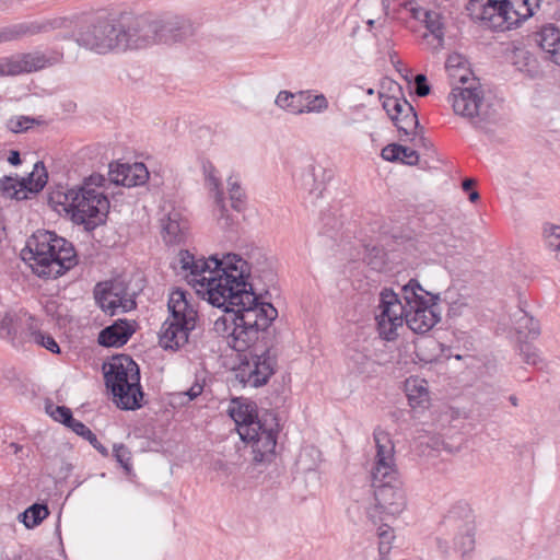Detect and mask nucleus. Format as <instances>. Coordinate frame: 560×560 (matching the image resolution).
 Instances as JSON below:
<instances>
[{
  "instance_id": "30",
  "label": "nucleus",
  "mask_w": 560,
  "mask_h": 560,
  "mask_svg": "<svg viewBox=\"0 0 560 560\" xmlns=\"http://www.w3.org/2000/svg\"><path fill=\"white\" fill-rule=\"evenodd\" d=\"M27 330L28 337L27 341H33L34 343L49 350L52 353H59L60 347L56 342L52 336L44 334L39 330L38 323L33 316H27Z\"/></svg>"
},
{
  "instance_id": "8",
  "label": "nucleus",
  "mask_w": 560,
  "mask_h": 560,
  "mask_svg": "<svg viewBox=\"0 0 560 560\" xmlns=\"http://www.w3.org/2000/svg\"><path fill=\"white\" fill-rule=\"evenodd\" d=\"M118 18L95 16L85 20L73 35L79 46L106 54L119 50Z\"/></svg>"
},
{
  "instance_id": "39",
  "label": "nucleus",
  "mask_w": 560,
  "mask_h": 560,
  "mask_svg": "<svg viewBox=\"0 0 560 560\" xmlns=\"http://www.w3.org/2000/svg\"><path fill=\"white\" fill-rule=\"evenodd\" d=\"M228 189L232 208L241 212L245 208L246 196L237 177L230 176L228 178Z\"/></svg>"
},
{
  "instance_id": "28",
  "label": "nucleus",
  "mask_w": 560,
  "mask_h": 560,
  "mask_svg": "<svg viewBox=\"0 0 560 560\" xmlns=\"http://www.w3.org/2000/svg\"><path fill=\"white\" fill-rule=\"evenodd\" d=\"M195 33V28L190 21L185 19H175L172 21H161V31L159 44H170L184 40Z\"/></svg>"
},
{
  "instance_id": "35",
  "label": "nucleus",
  "mask_w": 560,
  "mask_h": 560,
  "mask_svg": "<svg viewBox=\"0 0 560 560\" xmlns=\"http://www.w3.org/2000/svg\"><path fill=\"white\" fill-rule=\"evenodd\" d=\"M541 0H510L517 26L533 16L540 7Z\"/></svg>"
},
{
  "instance_id": "3",
  "label": "nucleus",
  "mask_w": 560,
  "mask_h": 560,
  "mask_svg": "<svg viewBox=\"0 0 560 560\" xmlns=\"http://www.w3.org/2000/svg\"><path fill=\"white\" fill-rule=\"evenodd\" d=\"M21 256L32 271L44 279H56L78 264L72 243L51 231L34 233Z\"/></svg>"
},
{
  "instance_id": "21",
  "label": "nucleus",
  "mask_w": 560,
  "mask_h": 560,
  "mask_svg": "<svg viewBox=\"0 0 560 560\" xmlns=\"http://www.w3.org/2000/svg\"><path fill=\"white\" fill-rule=\"evenodd\" d=\"M534 39L544 52V58L560 67V26L553 23L541 25Z\"/></svg>"
},
{
  "instance_id": "6",
  "label": "nucleus",
  "mask_w": 560,
  "mask_h": 560,
  "mask_svg": "<svg viewBox=\"0 0 560 560\" xmlns=\"http://www.w3.org/2000/svg\"><path fill=\"white\" fill-rule=\"evenodd\" d=\"M167 307L171 316L161 327L159 342L166 350H178L188 342L191 331L195 330L198 313L187 300V293L180 289L170 294Z\"/></svg>"
},
{
  "instance_id": "4",
  "label": "nucleus",
  "mask_w": 560,
  "mask_h": 560,
  "mask_svg": "<svg viewBox=\"0 0 560 560\" xmlns=\"http://www.w3.org/2000/svg\"><path fill=\"white\" fill-rule=\"evenodd\" d=\"M56 202L70 214L75 224L83 225L86 231H93L105 222L109 201L102 190L91 188L89 185L66 192H57ZM55 201V197L50 198Z\"/></svg>"
},
{
  "instance_id": "48",
  "label": "nucleus",
  "mask_w": 560,
  "mask_h": 560,
  "mask_svg": "<svg viewBox=\"0 0 560 560\" xmlns=\"http://www.w3.org/2000/svg\"><path fill=\"white\" fill-rule=\"evenodd\" d=\"M520 353L524 362L527 364L537 365L538 362L540 361L537 349L527 342L521 345Z\"/></svg>"
},
{
  "instance_id": "22",
  "label": "nucleus",
  "mask_w": 560,
  "mask_h": 560,
  "mask_svg": "<svg viewBox=\"0 0 560 560\" xmlns=\"http://www.w3.org/2000/svg\"><path fill=\"white\" fill-rule=\"evenodd\" d=\"M27 317L23 318L16 313L0 314V338L18 347L27 341Z\"/></svg>"
},
{
  "instance_id": "2",
  "label": "nucleus",
  "mask_w": 560,
  "mask_h": 560,
  "mask_svg": "<svg viewBox=\"0 0 560 560\" xmlns=\"http://www.w3.org/2000/svg\"><path fill=\"white\" fill-rule=\"evenodd\" d=\"M376 454L371 471L374 488V506L368 509V517L376 524L384 521L383 515L397 516L407 506V497L402 480L395 464L394 443L384 430L377 428L373 433Z\"/></svg>"
},
{
  "instance_id": "23",
  "label": "nucleus",
  "mask_w": 560,
  "mask_h": 560,
  "mask_svg": "<svg viewBox=\"0 0 560 560\" xmlns=\"http://www.w3.org/2000/svg\"><path fill=\"white\" fill-rule=\"evenodd\" d=\"M326 174H328L327 170L316 164H310L302 171L301 188L308 194L311 202L320 198L326 189Z\"/></svg>"
},
{
  "instance_id": "37",
  "label": "nucleus",
  "mask_w": 560,
  "mask_h": 560,
  "mask_svg": "<svg viewBox=\"0 0 560 560\" xmlns=\"http://www.w3.org/2000/svg\"><path fill=\"white\" fill-rule=\"evenodd\" d=\"M476 527L472 523H466L455 537V547L466 555L475 548Z\"/></svg>"
},
{
  "instance_id": "9",
  "label": "nucleus",
  "mask_w": 560,
  "mask_h": 560,
  "mask_svg": "<svg viewBox=\"0 0 560 560\" xmlns=\"http://www.w3.org/2000/svg\"><path fill=\"white\" fill-rule=\"evenodd\" d=\"M448 101L456 115L468 119L475 127L490 121L495 114L493 106L485 98V92L476 79L467 86L452 90Z\"/></svg>"
},
{
  "instance_id": "55",
  "label": "nucleus",
  "mask_w": 560,
  "mask_h": 560,
  "mask_svg": "<svg viewBox=\"0 0 560 560\" xmlns=\"http://www.w3.org/2000/svg\"><path fill=\"white\" fill-rule=\"evenodd\" d=\"M203 390V385L196 382L194 383L190 388L185 392V395L188 396L189 400H194L197 398Z\"/></svg>"
},
{
  "instance_id": "43",
  "label": "nucleus",
  "mask_w": 560,
  "mask_h": 560,
  "mask_svg": "<svg viewBox=\"0 0 560 560\" xmlns=\"http://www.w3.org/2000/svg\"><path fill=\"white\" fill-rule=\"evenodd\" d=\"M349 364L360 374L369 372V365L371 364L370 358L359 351L349 355Z\"/></svg>"
},
{
  "instance_id": "49",
  "label": "nucleus",
  "mask_w": 560,
  "mask_h": 560,
  "mask_svg": "<svg viewBox=\"0 0 560 560\" xmlns=\"http://www.w3.org/2000/svg\"><path fill=\"white\" fill-rule=\"evenodd\" d=\"M101 284H102L101 288H98V291H101V292H113V293H118V295L131 296L128 293L127 287L121 281H110V282H105V283H101Z\"/></svg>"
},
{
  "instance_id": "18",
  "label": "nucleus",
  "mask_w": 560,
  "mask_h": 560,
  "mask_svg": "<svg viewBox=\"0 0 560 560\" xmlns=\"http://www.w3.org/2000/svg\"><path fill=\"white\" fill-rule=\"evenodd\" d=\"M434 299L438 296L429 298V301L419 307L411 310L407 307L406 324L413 332L425 334L440 322L441 317L433 302Z\"/></svg>"
},
{
  "instance_id": "51",
  "label": "nucleus",
  "mask_w": 560,
  "mask_h": 560,
  "mask_svg": "<svg viewBox=\"0 0 560 560\" xmlns=\"http://www.w3.org/2000/svg\"><path fill=\"white\" fill-rule=\"evenodd\" d=\"M399 150H400V144L390 143V144H387L385 148H383L381 155L386 161L396 162V161H399V158H400Z\"/></svg>"
},
{
  "instance_id": "29",
  "label": "nucleus",
  "mask_w": 560,
  "mask_h": 560,
  "mask_svg": "<svg viewBox=\"0 0 560 560\" xmlns=\"http://www.w3.org/2000/svg\"><path fill=\"white\" fill-rule=\"evenodd\" d=\"M206 173V182L211 191L214 192L215 203L220 208L221 217L219 218V223L222 224L223 228H229V217H225V206H224V194L221 189V180L217 175L215 168L210 164L209 166H205Z\"/></svg>"
},
{
  "instance_id": "11",
  "label": "nucleus",
  "mask_w": 560,
  "mask_h": 560,
  "mask_svg": "<svg viewBox=\"0 0 560 560\" xmlns=\"http://www.w3.org/2000/svg\"><path fill=\"white\" fill-rule=\"evenodd\" d=\"M469 16L493 31H509L517 26L510 0H469Z\"/></svg>"
},
{
  "instance_id": "44",
  "label": "nucleus",
  "mask_w": 560,
  "mask_h": 560,
  "mask_svg": "<svg viewBox=\"0 0 560 560\" xmlns=\"http://www.w3.org/2000/svg\"><path fill=\"white\" fill-rule=\"evenodd\" d=\"M113 452L116 460L125 470L129 471L131 469V453L128 447L124 444H115Z\"/></svg>"
},
{
  "instance_id": "41",
  "label": "nucleus",
  "mask_w": 560,
  "mask_h": 560,
  "mask_svg": "<svg viewBox=\"0 0 560 560\" xmlns=\"http://www.w3.org/2000/svg\"><path fill=\"white\" fill-rule=\"evenodd\" d=\"M47 411L54 420L65 424L71 430H73L74 423H79V420H75L72 417V411L70 410V408L66 406H48Z\"/></svg>"
},
{
  "instance_id": "52",
  "label": "nucleus",
  "mask_w": 560,
  "mask_h": 560,
  "mask_svg": "<svg viewBox=\"0 0 560 560\" xmlns=\"http://www.w3.org/2000/svg\"><path fill=\"white\" fill-rule=\"evenodd\" d=\"M381 98H382L383 108L385 109V112L387 113L389 118L392 119V117L395 115L394 114V107L395 106H399V98L400 97H397V96H394V95L381 94Z\"/></svg>"
},
{
  "instance_id": "62",
  "label": "nucleus",
  "mask_w": 560,
  "mask_h": 560,
  "mask_svg": "<svg viewBox=\"0 0 560 560\" xmlns=\"http://www.w3.org/2000/svg\"><path fill=\"white\" fill-rule=\"evenodd\" d=\"M366 24H368L369 27H373L374 24H375V21L370 19V20L366 21Z\"/></svg>"
},
{
  "instance_id": "14",
  "label": "nucleus",
  "mask_w": 560,
  "mask_h": 560,
  "mask_svg": "<svg viewBox=\"0 0 560 560\" xmlns=\"http://www.w3.org/2000/svg\"><path fill=\"white\" fill-rule=\"evenodd\" d=\"M280 108L294 114L323 113L328 108V101L324 94H314L312 91L292 93L280 91L275 101Z\"/></svg>"
},
{
  "instance_id": "33",
  "label": "nucleus",
  "mask_w": 560,
  "mask_h": 560,
  "mask_svg": "<svg viewBox=\"0 0 560 560\" xmlns=\"http://www.w3.org/2000/svg\"><path fill=\"white\" fill-rule=\"evenodd\" d=\"M401 290L405 300L404 305L410 310L413 307H419V305H424V303L429 301L427 296H432L429 292L424 291L419 282L415 279L409 280V282L404 285Z\"/></svg>"
},
{
  "instance_id": "5",
  "label": "nucleus",
  "mask_w": 560,
  "mask_h": 560,
  "mask_svg": "<svg viewBox=\"0 0 560 560\" xmlns=\"http://www.w3.org/2000/svg\"><path fill=\"white\" fill-rule=\"evenodd\" d=\"M104 378L117 406L124 410L141 407L143 393L140 386V370L129 355H119L104 365Z\"/></svg>"
},
{
  "instance_id": "24",
  "label": "nucleus",
  "mask_w": 560,
  "mask_h": 560,
  "mask_svg": "<svg viewBox=\"0 0 560 560\" xmlns=\"http://www.w3.org/2000/svg\"><path fill=\"white\" fill-rule=\"evenodd\" d=\"M162 236L166 244L180 243L188 230V222L182 213L175 209L164 214L161 219Z\"/></svg>"
},
{
  "instance_id": "20",
  "label": "nucleus",
  "mask_w": 560,
  "mask_h": 560,
  "mask_svg": "<svg viewBox=\"0 0 560 560\" xmlns=\"http://www.w3.org/2000/svg\"><path fill=\"white\" fill-rule=\"evenodd\" d=\"M149 172L143 163L109 164L108 180L115 185L135 187L147 182Z\"/></svg>"
},
{
  "instance_id": "38",
  "label": "nucleus",
  "mask_w": 560,
  "mask_h": 560,
  "mask_svg": "<svg viewBox=\"0 0 560 560\" xmlns=\"http://www.w3.org/2000/svg\"><path fill=\"white\" fill-rule=\"evenodd\" d=\"M422 23L424 24L425 28L434 36L439 45L442 46L444 42V27L441 14L430 10L428 13H425V18L422 20Z\"/></svg>"
},
{
  "instance_id": "26",
  "label": "nucleus",
  "mask_w": 560,
  "mask_h": 560,
  "mask_svg": "<svg viewBox=\"0 0 560 560\" xmlns=\"http://www.w3.org/2000/svg\"><path fill=\"white\" fill-rule=\"evenodd\" d=\"M428 244L438 255L448 256L463 247V240L454 235L447 226H441L429 235Z\"/></svg>"
},
{
  "instance_id": "17",
  "label": "nucleus",
  "mask_w": 560,
  "mask_h": 560,
  "mask_svg": "<svg viewBox=\"0 0 560 560\" xmlns=\"http://www.w3.org/2000/svg\"><path fill=\"white\" fill-rule=\"evenodd\" d=\"M256 434L253 438H241L244 442L252 444V450L256 463L269 462L273 455L277 446L278 431L272 424L268 427L267 420L261 421V429L255 430Z\"/></svg>"
},
{
  "instance_id": "27",
  "label": "nucleus",
  "mask_w": 560,
  "mask_h": 560,
  "mask_svg": "<svg viewBox=\"0 0 560 560\" xmlns=\"http://www.w3.org/2000/svg\"><path fill=\"white\" fill-rule=\"evenodd\" d=\"M133 334L132 326L119 319L110 326L105 327L98 335V343L104 347H122Z\"/></svg>"
},
{
  "instance_id": "58",
  "label": "nucleus",
  "mask_w": 560,
  "mask_h": 560,
  "mask_svg": "<svg viewBox=\"0 0 560 560\" xmlns=\"http://www.w3.org/2000/svg\"><path fill=\"white\" fill-rule=\"evenodd\" d=\"M8 162L14 166L19 165L21 163L20 152L16 150L10 151Z\"/></svg>"
},
{
  "instance_id": "36",
  "label": "nucleus",
  "mask_w": 560,
  "mask_h": 560,
  "mask_svg": "<svg viewBox=\"0 0 560 560\" xmlns=\"http://www.w3.org/2000/svg\"><path fill=\"white\" fill-rule=\"evenodd\" d=\"M49 511L47 505L35 503L20 514V521L27 528H34L39 525L47 516Z\"/></svg>"
},
{
  "instance_id": "15",
  "label": "nucleus",
  "mask_w": 560,
  "mask_h": 560,
  "mask_svg": "<svg viewBox=\"0 0 560 560\" xmlns=\"http://www.w3.org/2000/svg\"><path fill=\"white\" fill-rule=\"evenodd\" d=\"M71 21L67 18H55L42 22L19 23L0 28V43L20 39L39 33H47L59 28H69Z\"/></svg>"
},
{
  "instance_id": "25",
  "label": "nucleus",
  "mask_w": 560,
  "mask_h": 560,
  "mask_svg": "<svg viewBox=\"0 0 560 560\" xmlns=\"http://www.w3.org/2000/svg\"><path fill=\"white\" fill-rule=\"evenodd\" d=\"M101 283H98L95 288V300L100 307L109 315H115L117 313H127L136 307V302L131 296L127 295H118V293L113 292H101L98 288H101Z\"/></svg>"
},
{
  "instance_id": "60",
  "label": "nucleus",
  "mask_w": 560,
  "mask_h": 560,
  "mask_svg": "<svg viewBox=\"0 0 560 560\" xmlns=\"http://www.w3.org/2000/svg\"><path fill=\"white\" fill-rule=\"evenodd\" d=\"M480 198L479 192L476 190L470 191L469 194V200L471 202H476Z\"/></svg>"
},
{
  "instance_id": "46",
  "label": "nucleus",
  "mask_w": 560,
  "mask_h": 560,
  "mask_svg": "<svg viewBox=\"0 0 560 560\" xmlns=\"http://www.w3.org/2000/svg\"><path fill=\"white\" fill-rule=\"evenodd\" d=\"M546 244L552 250H560V226L549 225L544 230Z\"/></svg>"
},
{
  "instance_id": "1",
  "label": "nucleus",
  "mask_w": 560,
  "mask_h": 560,
  "mask_svg": "<svg viewBox=\"0 0 560 560\" xmlns=\"http://www.w3.org/2000/svg\"><path fill=\"white\" fill-rule=\"evenodd\" d=\"M177 264L188 282L208 295L210 304L223 308L213 329L232 349L247 348L277 318L278 311L270 303L259 302L253 283L254 279L265 283L275 280L272 261L262 249L253 248L245 257L226 254L222 259L196 258L180 250Z\"/></svg>"
},
{
  "instance_id": "59",
  "label": "nucleus",
  "mask_w": 560,
  "mask_h": 560,
  "mask_svg": "<svg viewBox=\"0 0 560 560\" xmlns=\"http://www.w3.org/2000/svg\"><path fill=\"white\" fill-rule=\"evenodd\" d=\"M476 185V180L472 179V178H466L465 180H463L462 183V187L465 191H468L470 190L474 186Z\"/></svg>"
},
{
  "instance_id": "47",
  "label": "nucleus",
  "mask_w": 560,
  "mask_h": 560,
  "mask_svg": "<svg viewBox=\"0 0 560 560\" xmlns=\"http://www.w3.org/2000/svg\"><path fill=\"white\" fill-rule=\"evenodd\" d=\"M380 545H378V551L381 556L387 555L392 549V540L394 539V533L390 527H380Z\"/></svg>"
},
{
  "instance_id": "63",
  "label": "nucleus",
  "mask_w": 560,
  "mask_h": 560,
  "mask_svg": "<svg viewBox=\"0 0 560 560\" xmlns=\"http://www.w3.org/2000/svg\"><path fill=\"white\" fill-rule=\"evenodd\" d=\"M11 446L15 447V452L19 451V446L15 443H12Z\"/></svg>"
},
{
  "instance_id": "40",
  "label": "nucleus",
  "mask_w": 560,
  "mask_h": 560,
  "mask_svg": "<svg viewBox=\"0 0 560 560\" xmlns=\"http://www.w3.org/2000/svg\"><path fill=\"white\" fill-rule=\"evenodd\" d=\"M404 117L395 114L392 117L393 122L398 128L400 132H404L406 136L412 133V131L419 126V120L413 107H410L409 113H402Z\"/></svg>"
},
{
  "instance_id": "12",
  "label": "nucleus",
  "mask_w": 560,
  "mask_h": 560,
  "mask_svg": "<svg viewBox=\"0 0 560 560\" xmlns=\"http://www.w3.org/2000/svg\"><path fill=\"white\" fill-rule=\"evenodd\" d=\"M408 310L392 289H384L380 295V304L375 320L380 336L385 340L397 338V329L406 322Z\"/></svg>"
},
{
  "instance_id": "31",
  "label": "nucleus",
  "mask_w": 560,
  "mask_h": 560,
  "mask_svg": "<svg viewBox=\"0 0 560 560\" xmlns=\"http://www.w3.org/2000/svg\"><path fill=\"white\" fill-rule=\"evenodd\" d=\"M514 328L524 338H536L540 334L538 322L525 311L518 310L514 315Z\"/></svg>"
},
{
  "instance_id": "50",
  "label": "nucleus",
  "mask_w": 560,
  "mask_h": 560,
  "mask_svg": "<svg viewBox=\"0 0 560 560\" xmlns=\"http://www.w3.org/2000/svg\"><path fill=\"white\" fill-rule=\"evenodd\" d=\"M400 158L399 162L407 165H416L419 161V154L417 151L400 144Z\"/></svg>"
},
{
  "instance_id": "57",
  "label": "nucleus",
  "mask_w": 560,
  "mask_h": 560,
  "mask_svg": "<svg viewBox=\"0 0 560 560\" xmlns=\"http://www.w3.org/2000/svg\"><path fill=\"white\" fill-rule=\"evenodd\" d=\"M411 104L404 97L399 98V106L394 107V114H397L400 116L402 113H409L410 112Z\"/></svg>"
},
{
  "instance_id": "42",
  "label": "nucleus",
  "mask_w": 560,
  "mask_h": 560,
  "mask_svg": "<svg viewBox=\"0 0 560 560\" xmlns=\"http://www.w3.org/2000/svg\"><path fill=\"white\" fill-rule=\"evenodd\" d=\"M72 431L89 441L102 455H107V448L98 442L96 435L83 422L74 423Z\"/></svg>"
},
{
  "instance_id": "7",
  "label": "nucleus",
  "mask_w": 560,
  "mask_h": 560,
  "mask_svg": "<svg viewBox=\"0 0 560 560\" xmlns=\"http://www.w3.org/2000/svg\"><path fill=\"white\" fill-rule=\"evenodd\" d=\"M268 335V328H266L247 348L234 349L237 352L249 350L248 357H245L235 372L236 380L244 387L258 388L267 384L275 373L277 360L270 354V345L264 341Z\"/></svg>"
},
{
  "instance_id": "56",
  "label": "nucleus",
  "mask_w": 560,
  "mask_h": 560,
  "mask_svg": "<svg viewBox=\"0 0 560 560\" xmlns=\"http://www.w3.org/2000/svg\"><path fill=\"white\" fill-rule=\"evenodd\" d=\"M409 4L411 5L409 11L411 13V16L415 20L421 21L425 18V13H428L430 10H424L420 7H415L413 3L410 1Z\"/></svg>"
},
{
  "instance_id": "10",
  "label": "nucleus",
  "mask_w": 560,
  "mask_h": 560,
  "mask_svg": "<svg viewBox=\"0 0 560 560\" xmlns=\"http://www.w3.org/2000/svg\"><path fill=\"white\" fill-rule=\"evenodd\" d=\"M119 21V51L140 49L159 44L161 21L149 16L122 14Z\"/></svg>"
},
{
  "instance_id": "54",
  "label": "nucleus",
  "mask_w": 560,
  "mask_h": 560,
  "mask_svg": "<svg viewBox=\"0 0 560 560\" xmlns=\"http://www.w3.org/2000/svg\"><path fill=\"white\" fill-rule=\"evenodd\" d=\"M107 179L100 174L91 175L83 184V186L89 185L91 188H95L100 190L101 187L104 186Z\"/></svg>"
},
{
  "instance_id": "19",
  "label": "nucleus",
  "mask_w": 560,
  "mask_h": 560,
  "mask_svg": "<svg viewBox=\"0 0 560 560\" xmlns=\"http://www.w3.org/2000/svg\"><path fill=\"white\" fill-rule=\"evenodd\" d=\"M232 404L229 415L236 423L240 436L253 438V434H256L255 430L261 429V420L257 416L255 406L240 402L237 399H234Z\"/></svg>"
},
{
  "instance_id": "45",
  "label": "nucleus",
  "mask_w": 560,
  "mask_h": 560,
  "mask_svg": "<svg viewBox=\"0 0 560 560\" xmlns=\"http://www.w3.org/2000/svg\"><path fill=\"white\" fill-rule=\"evenodd\" d=\"M35 122L34 118L27 116H19L11 118L8 122V127L12 132H23L28 130Z\"/></svg>"
},
{
  "instance_id": "34",
  "label": "nucleus",
  "mask_w": 560,
  "mask_h": 560,
  "mask_svg": "<svg viewBox=\"0 0 560 560\" xmlns=\"http://www.w3.org/2000/svg\"><path fill=\"white\" fill-rule=\"evenodd\" d=\"M445 66L448 75L452 79L457 80L463 84L469 81V75L471 74V71L466 67L467 60L465 59L464 56L459 54L450 55Z\"/></svg>"
},
{
  "instance_id": "61",
  "label": "nucleus",
  "mask_w": 560,
  "mask_h": 560,
  "mask_svg": "<svg viewBox=\"0 0 560 560\" xmlns=\"http://www.w3.org/2000/svg\"><path fill=\"white\" fill-rule=\"evenodd\" d=\"M509 400H510V402H511L513 406H517V405H518L517 397H516V396H514V395H511V396L509 397Z\"/></svg>"
},
{
  "instance_id": "32",
  "label": "nucleus",
  "mask_w": 560,
  "mask_h": 560,
  "mask_svg": "<svg viewBox=\"0 0 560 560\" xmlns=\"http://www.w3.org/2000/svg\"><path fill=\"white\" fill-rule=\"evenodd\" d=\"M406 394L412 408H423L429 402V390L423 380H408L406 382Z\"/></svg>"
},
{
  "instance_id": "53",
  "label": "nucleus",
  "mask_w": 560,
  "mask_h": 560,
  "mask_svg": "<svg viewBox=\"0 0 560 560\" xmlns=\"http://www.w3.org/2000/svg\"><path fill=\"white\" fill-rule=\"evenodd\" d=\"M416 93L418 96H427L430 93V85L428 84L427 77L419 73L415 78Z\"/></svg>"
},
{
  "instance_id": "13",
  "label": "nucleus",
  "mask_w": 560,
  "mask_h": 560,
  "mask_svg": "<svg viewBox=\"0 0 560 560\" xmlns=\"http://www.w3.org/2000/svg\"><path fill=\"white\" fill-rule=\"evenodd\" d=\"M48 174L42 161L34 164L33 171L26 176H3L0 178V194L3 198L18 201L30 198V195L38 194L46 185Z\"/></svg>"
},
{
  "instance_id": "16",
  "label": "nucleus",
  "mask_w": 560,
  "mask_h": 560,
  "mask_svg": "<svg viewBox=\"0 0 560 560\" xmlns=\"http://www.w3.org/2000/svg\"><path fill=\"white\" fill-rule=\"evenodd\" d=\"M48 63V58L39 51L3 57L0 58V77L39 71Z\"/></svg>"
}]
</instances>
